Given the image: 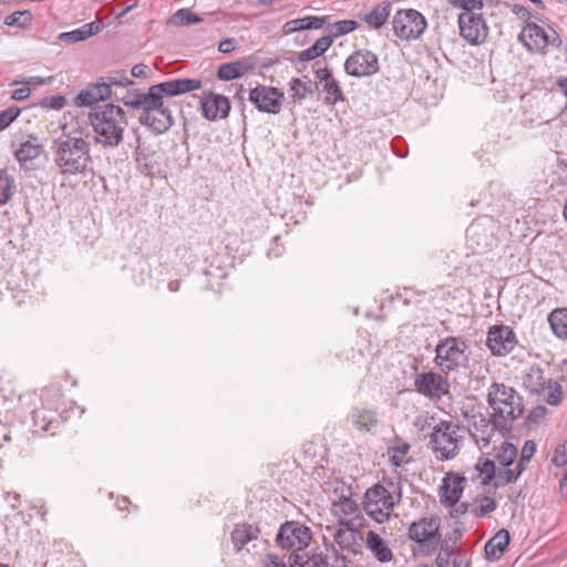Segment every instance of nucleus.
<instances>
[{"label":"nucleus","instance_id":"obj_17","mask_svg":"<svg viewBox=\"0 0 567 567\" xmlns=\"http://www.w3.org/2000/svg\"><path fill=\"white\" fill-rule=\"evenodd\" d=\"M344 70L352 76H370L379 71L378 56L369 50L354 51L346 60Z\"/></svg>","mask_w":567,"mask_h":567},{"label":"nucleus","instance_id":"obj_36","mask_svg":"<svg viewBox=\"0 0 567 567\" xmlns=\"http://www.w3.org/2000/svg\"><path fill=\"white\" fill-rule=\"evenodd\" d=\"M316 84L311 81H303L299 78L292 79L289 83V95L298 101L305 100L308 95H312Z\"/></svg>","mask_w":567,"mask_h":567},{"label":"nucleus","instance_id":"obj_14","mask_svg":"<svg viewBox=\"0 0 567 567\" xmlns=\"http://www.w3.org/2000/svg\"><path fill=\"white\" fill-rule=\"evenodd\" d=\"M363 526L336 525L328 527L333 543L339 546L340 550L351 555L362 553L364 536L360 532Z\"/></svg>","mask_w":567,"mask_h":567},{"label":"nucleus","instance_id":"obj_41","mask_svg":"<svg viewBox=\"0 0 567 567\" xmlns=\"http://www.w3.org/2000/svg\"><path fill=\"white\" fill-rule=\"evenodd\" d=\"M322 90L326 93V102L334 105L339 101H343L342 91L333 76L323 81Z\"/></svg>","mask_w":567,"mask_h":567},{"label":"nucleus","instance_id":"obj_34","mask_svg":"<svg viewBox=\"0 0 567 567\" xmlns=\"http://www.w3.org/2000/svg\"><path fill=\"white\" fill-rule=\"evenodd\" d=\"M250 68V63L245 60L225 63L218 68L217 76L224 81L235 80L245 75Z\"/></svg>","mask_w":567,"mask_h":567},{"label":"nucleus","instance_id":"obj_10","mask_svg":"<svg viewBox=\"0 0 567 567\" xmlns=\"http://www.w3.org/2000/svg\"><path fill=\"white\" fill-rule=\"evenodd\" d=\"M518 40L530 52L545 53L548 45L559 47L561 41L551 28L528 22L518 35Z\"/></svg>","mask_w":567,"mask_h":567},{"label":"nucleus","instance_id":"obj_2","mask_svg":"<svg viewBox=\"0 0 567 567\" xmlns=\"http://www.w3.org/2000/svg\"><path fill=\"white\" fill-rule=\"evenodd\" d=\"M52 158L58 173L64 177L85 175L91 165V146L80 128L63 132L52 142Z\"/></svg>","mask_w":567,"mask_h":567},{"label":"nucleus","instance_id":"obj_52","mask_svg":"<svg viewBox=\"0 0 567 567\" xmlns=\"http://www.w3.org/2000/svg\"><path fill=\"white\" fill-rule=\"evenodd\" d=\"M132 83L133 82L130 79H127V76L124 74L107 76L106 79L103 80V84H107L110 90H112L113 86H125V85H128Z\"/></svg>","mask_w":567,"mask_h":567},{"label":"nucleus","instance_id":"obj_29","mask_svg":"<svg viewBox=\"0 0 567 567\" xmlns=\"http://www.w3.org/2000/svg\"><path fill=\"white\" fill-rule=\"evenodd\" d=\"M259 535L258 526L243 523L235 526L230 537L234 547L241 550L248 543L258 539Z\"/></svg>","mask_w":567,"mask_h":567},{"label":"nucleus","instance_id":"obj_19","mask_svg":"<svg viewBox=\"0 0 567 567\" xmlns=\"http://www.w3.org/2000/svg\"><path fill=\"white\" fill-rule=\"evenodd\" d=\"M332 514L338 518V525L363 526L364 516L360 505L351 497L342 496L333 502Z\"/></svg>","mask_w":567,"mask_h":567},{"label":"nucleus","instance_id":"obj_27","mask_svg":"<svg viewBox=\"0 0 567 567\" xmlns=\"http://www.w3.org/2000/svg\"><path fill=\"white\" fill-rule=\"evenodd\" d=\"M350 420L360 432H370L379 423L377 411L369 408H354L350 413Z\"/></svg>","mask_w":567,"mask_h":567},{"label":"nucleus","instance_id":"obj_38","mask_svg":"<svg viewBox=\"0 0 567 567\" xmlns=\"http://www.w3.org/2000/svg\"><path fill=\"white\" fill-rule=\"evenodd\" d=\"M135 161L144 174H152L153 169L157 165L154 158V154H151L146 148L142 147L140 138H137V145L135 147Z\"/></svg>","mask_w":567,"mask_h":567},{"label":"nucleus","instance_id":"obj_50","mask_svg":"<svg viewBox=\"0 0 567 567\" xmlns=\"http://www.w3.org/2000/svg\"><path fill=\"white\" fill-rule=\"evenodd\" d=\"M449 2L463 11H481L483 8V0H449Z\"/></svg>","mask_w":567,"mask_h":567},{"label":"nucleus","instance_id":"obj_9","mask_svg":"<svg viewBox=\"0 0 567 567\" xmlns=\"http://www.w3.org/2000/svg\"><path fill=\"white\" fill-rule=\"evenodd\" d=\"M441 520L439 517H424L413 522L409 527V537L420 545L421 551L432 555L441 544Z\"/></svg>","mask_w":567,"mask_h":567},{"label":"nucleus","instance_id":"obj_25","mask_svg":"<svg viewBox=\"0 0 567 567\" xmlns=\"http://www.w3.org/2000/svg\"><path fill=\"white\" fill-rule=\"evenodd\" d=\"M536 452V443L532 440H528L524 443L520 455L517 458V462L515 464V470L511 471L507 468L506 471L502 472L499 475V480L502 482H516L519 476L525 472L527 464L532 460Z\"/></svg>","mask_w":567,"mask_h":567},{"label":"nucleus","instance_id":"obj_45","mask_svg":"<svg viewBox=\"0 0 567 567\" xmlns=\"http://www.w3.org/2000/svg\"><path fill=\"white\" fill-rule=\"evenodd\" d=\"M481 230H483V227L480 223L472 224L467 229V237L475 241L478 247H488L492 244V238L487 235H485L483 238H481Z\"/></svg>","mask_w":567,"mask_h":567},{"label":"nucleus","instance_id":"obj_63","mask_svg":"<svg viewBox=\"0 0 567 567\" xmlns=\"http://www.w3.org/2000/svg\"><path fill=\"white\" fill-rule=\"evenodd\" d=\"M514 12H516L517 14H522V17H528L529 16L528 10L525 9L522 6H515Z\"/></svg>","mask_w":567,"mask_h":567},{"label":"nucleus","instance_id":"obj_1","mask_svg":"<svg viewBox=\"0 0 567 567\" xmlns=\"http://www.w3.org/2000/svg\"><path fill=\"white\" fill-rule=\"evenodd\" d=\"M203 82L198 79H176L148 89V100L141 110L138 122L154 134L167 132L174 124L169 102L172 97L202 89Z\"/></svg>","mask_w":567,"mask_h":567},{"label":"nucleus","instance_id":"obj_16","mask_svg":"<svg viewBox=\"0 0 567 567\" xmlns=\"http://www.w3.org/2000/svg\"><path fill=\"white\" fill-rule=\"evenodd\" d=\"M249 101L260 112L278 114L284 102V92L272 86L258 85L249 93Z\"/></svg>","mask_w":567,"mask_h":567},{"label":"nucleus","instance_id":"obj_62","mask_svg":"<svg viewBox=\"0 0 567 567\" xmlns=\"http://www.w3.org/2000/svg\"><path fill=\"white\" fill-rule=\"evenodd\" d=\"M64 103H65L64 97H62V96L55 97L52 101V107L61 109V107H63Z\"/></svg>","mask_w":567,"mask_h":567},{"label":"nucleus","instance_id":"obj_35","mask_svg":"<svg viewBox=\"0 0 567 567\" xmlns=\"http://www.w3.org/2000/svg\"><path fill=\"white\" fill-rule=\"evenodd\" d=\"M548 322L555 336L567 339V309L557 308L548 316Z\"/></svg>","mask_w":567,"mask_h":567},{"label":"nucleus","instance_id":"obj_11","mask_svg":"<svg viewBox=\"0 0 567 567\" xmlns=\"http://www.w3.org/2000/svg\"><path fill=\"white\" fill-rule=\"evenodd\" d=\"M466 344L455 337L441 340L435 348V363L445 373L456 370L464 361Z\"/></svg>","mask_w":567,"mask_h":567},{"label":"nucleus","instance_id":"obj_55","mask_svg":"<svg viewBox=\"0 0 567 567\" xmlns=\"http://www.w3.org/2000/svg\"><path fill=\"white\" fill-rule=\"evenodd\" d=\"M264 566L265 567H287V564L282 558L275 554H268L266 555L264 559Z\"/></svg>","mask_w":567,"mask_h":567},{"label":"nucleus","instance_id":"obj_61","mask_svg":"<svg viewBox=\"0 0 567 567\" xmlns=\"http://www.w3.org/2000/svg\"><path fill=\"white\" fill-rule=\"evenodd\" d=\"M148 70V66L145 64H136L132 68L131 74L134 78H140L142 75H145Z\"/></svg>","mask_w":567,"mask_h":567},{"label":"nucleus","instance_id":"obj_26","mask_svg":"<svg viewBox=\"0 0 567 567\" xmlns=\"http://www.w3.org/2000/svg\"><path fill=\"white\" fill-rule=\"evenodd\" d=\"M43 152V145L40 140L34 135H29L14 150V157L20 163L21 167H28V164L37 159Z\"/></svg>","mask_w":567,"mask_h":567},{"label":"nucleus","instance_id":"obj_53","mask_svg":"<svg viewBox=\"0 0 567 567\" xmlns=\"http://www.w3.org/2000/svg\"><path fill=\"white\" fill-rule=\"evenodd\" d=\"M45 83H47V80L41 76H29V78H23L21 80H16L11 83V85L21 84V85H27L28 87L31 89V86L43 85Z\"/></svg>","mask_w":567,"mask_h":567},{"label":"nucleus","instance_id":"obj_60","mask_svg":"<svg viewBox=\"0 0 567 567\" xmlns=\"http://www.w3.org/2000/svg\"><path fill=\"white\" fill-rule=\"evenodd\" d=\"M332 75L331 71L327 68H321L316 70V79L322 83L323 81L330 79Z\"/></svg>","mask_w":567,"mask_h":567},{"label":"nucleus","instance_id":"obj_59","mask_svg":"<svg viewBox=\"0 0 567 567\" xmlns=\"http://www.w3.org/2000/svg\"><path fill=\"white\" fill-rule=\"evenodd\" d=\"M235 48L236 41L234 39H225L218 45V50L223 53H229L235 50Z\"/></svg>","mask_w":567,"mask_h":567},{"label":"nucleus","instance_id":"obj_23","mask_svg":"<svg viewBox=\"0 0 567 567\" xmlns=\"http://www.w3.org/2000/svg\"><path fill=\"white\" fill-rule=\"evenodd\" d=\"M465 478L461 475L447 473L440 489V501L447 506L455 505L464 491Z\"/></svg>","mask_w":567,"mask_h":567},{"label":"nucleus","instance_id":"obj_46","mask_svg":"<svg viewBox=\"0 0 567 567\" xmlns=\"http://www.w3.org/2000/svg\"><path fill=\"white\" fill-rule=\"evenodd\" d=\"M358 22L354 20H341L332 24V37L338 38L358 28Z\"/></svg>","mask_w":567,"mask_h":567},{"label":"nucleus","instance_id":"obj_5","mask_svg":"<svg viewBox=\"0 0 567 567\" xmlns=\"http://www.w3.org/2000/svg\"><path fill=\"white\" fill-rule=\"evenodd\" d=\"M487 402L493 410L492 419L501 431H507L523 413L522 398L511 386L494 382L487 394Z\"/></svg>","mask_w":567,"mask_h":567},{"label":"nucleus","instance_id":"obj_48","mask_svg":"<svg viewBox=\"0 0 567 567\" xmlns=\"http://www.w3.org/2000/svg\"><path fill=\"white\" fill-rule=\"evenodd\" d=\"M18 106H10L0 112V132L4 131L20 115Z\"/></svg>","mask_w":567,"mask_h":567},{"label":"nucleus","instance_id":"obj_20","mask_svg":"<svg viewBox=\"0 0 567 567\" xmlns=\"http://www.w3.org/2000/svg\"><path fill=\"white\" fill-rule=\"evenodd\" d=\"M414 385L419 393L431 399H441L449 393L450 383L446 378L435 372L416 375Z\"/></svg>","mask_w":567,"mask_h":567},{"label":"nucleus","instance_id":"obj_31","mask_svg":"<svg viewBox=\"0 0 567 567\" xmlns=\"http://www.w3.org/2000/svg\"><path fill=\"white\" fill-rule=\"evenodd\" d=\"M509 543V534L505 529L498 530L484 547L486 558L498 560Z\"/></svg>","mask_w":567,"mask_h":567},{"label":"nucleus","instance_id":"obj_32","mask_svg":"<svg viewBox=\"0 0 567 567\" xmlns=\"http://www.w3.org/2000/svg\"><path fill=\"white\" fill-rule=\"evenodd\" d=\"M101 31L100 22H91L82 25L79 29L62 32L59 34V40L64 43H76L89 39L90 37L99 33Z\"/></svg>","mask_w":567,"mask_h":567},{"label":"nucleus","instance_id":"obj_7","mask_svg":"<svg viewBox=\"0 0 567 567\" xmlns=\"http://www.w3.org/2000/svg\"><path fill=\"white\" fill-rule=\"evenodd\" d=\"M401 495L383 485L375 484L368 488L363 496V509L367 515L378 524L388 522L394 506L400 502Z\"/></svg>","mask_w":567,"mask_h":567},{"label":"nucleus","instance_id":"obj_49","mask_svg":"<svg viewBox=\"0 0 567 567\" xmlns=\"http://www.w3.org/2000/svg\"><path fill=\"white\" fill-rule=\"evenodd\" d=\"M440 550L435 559L436 567H449L453 548L449 543H441Z\"/></svg>","mask_w":567,"mask_h":567},{"label":"nucleus","instance_id":"obj_18","mask_svg":"<svg viewBox=\"0 0 567 567\" xmlns=\"http://www.w3.org/2000/svg\"><path fill=\"white\" fill-rule=\"evenodd\" d=\"M517 339L507 326H493L487 332L486 346L494 355H506L514 350Z\"/></svg>","mask_w":567,"mask_h":567},{"label":"nucleus","instance_id":"obj_64","mask_svg":"<svg viewBox=\"0 0 567 567\" xmlns=\"http://www.w3.org/2000/svg\"><path fill=\"white\" fill-rule=\"evenodd\" d=\"M559 86L564 94L567 96V78L559 81Z\"/></svg>","mask_w":567,"mask_h":567},{"label":"nucleus","instance_id":"obj_8","mask_svg":"<svg viewBox=\"0 0 567 567\" xmlns=\"http://www.w3.org/2000/svg\"><path fill=\"white\" fill-rule=\"evenodd\" d=\"M460 432V426L452 422L442 421L434 426L430 443L437 460H451L457 455L461 442Z\"/></svg>","mask_w":567,"mask_h":567},{"label":"nucleus","instance_id":"obj_15","mask_svg":"<svg viewBox=\"0 0 567 567\" xmlns=\"http://www.w3.org/2000/svg\"><path fill=\"white\" fill-rule=\"evenodd\" d=\"M276 540L282 548L301 550L309 545L311 532L298 522H287L280 527Z\"/></svg>","mask_w":567,"mask_h":567},{"label":"nucleus","instance_id":"obj_4","mask_svg":"<svg viewBox=\"0 0 567 567\" xmlns=\"http://www.w3.org/2000/svg\"><path fill=\"white\" fill-rule=\"evenodd\" d=\"M498 442V445L494 444L493 446L494 458L480 457L475 465L480 483L482 485H488L494 482L495 488H499L512 483L502 482L499 480V475L507 468L511 471L515 470L518 456V450L513 443L506 442L502 439Z\"/></svg>","mask_w":567,"mask_h":567},{"label":"nucleus","instance_id":"obj_40","mask_svg":"<svg viewBox=\"0 0 567 567\" xmlns=\"http://www.w3.org/2000/svg\"><path fill=\"white\" fill-rule=\"evenodd\" d=\"M202 21H203V19L199 16L190 12L187 9H179V10H177L168 19V23L172 24V25H175V27L190 25V24H194V23H199Z\"/></svg>","mask_w":567,"mask_h":567},{"label":"nucleus","instance_id":"obj_6","mask_svg":"<svg viewBox=\"0 0 567 567\" xmlns=\"http://www.w3.org/2000/svg\"><path fill=\"white\" fill-rule=\"evenodd\" d=\"M549 367L532 364L524 370L523 385L530 393L543 396L550 405H558L563 400L561 385L549 377Z\"/></svg>","mask_w":567,"mask_h":567},{"label":"nucleus","instance_id":"obj_44","mask_svg":"<svg viewBox=\"0 0 567 567\" xmlns=\"http://www.w3.org/2000/svg\"><path fill=\"white\" fill-rule=\"evenodd\" d=\"M32 16L29 11H16L9 14L4 22L10 27L24 28L31 23Z\"/></svg>","mask_w":567,"mask_h":567},{"label":"nucleus","instance_id":"obj_12","mask_svg":"<svg viewBox=\"0 0 567 567\" xmlns=\"http://www.w3.org/2000/svg\"><path fill=\"white\" fill-rule=\"evenodd\" d=\"M394 33L401 40H415L426 29V21L422 13L414 9L400 10L393 18Z\"/></svg>","mask_w":567,"mask_h":567},{"label":"nucleus","instance_id":"obj_33","mask_svg":"<svg viewBox=\"0 0 567 567\" xmlns=\"http://www.w3.org/2000/svg\"><path fill=\"white\" fill-rule=\"evenodd\" d=\"M391 13V4L382 2L377 4L371 11L363 14L362 20L373 29H380L389 19Z\"/></svg>","mask_w":567,"mask_h":567},{"label":"nucleus","instance_id":"obj_58","mask_svg":"<svg viewBox=\"0 0 567 567\" xmlns=\"http://www.w3.org/2000/svg\"><path fill=\"white\" fill-rule=\"evenodd\" d=\"M30 94H31V89L28 87L27 85H23L22 87L17 89L12 92L11 99L14 101H22V100L28 99L30 96Z\"/></svg>","mask_w":567,"mask_h":567},{"label":"nucleus","instance_id":"obj_37","mask_svg":"<svg viewBox=\"0 0 567 567\" xmlns=\"http://www.w3.org/2000/svg\"><path fill=\"white\" fill-rule=\"evenodd\" d=\"M113 96L121 100L126 106L132 109L142 110L148 100V91L140 92L137 90L127 91L123 96H118L116 91H113Z\"/></svg>","mask_w":567,"mask_h":567},{"label":"nucleus","instance_id":"obj_51","mask_svg":"<svg viewBox=\"0 0 567 567\" xmlns=\"http://www.w3.org/2000/svg\"><path fill=\"white\" fill-rule=\"evenodd\" d=\"M551 461L556 466L567 465V440L555 449Z\"/></svg>","mask_w":567,"mask_h":567},{"label":"nucleus","instance_id":"obj_57","mask_svg":"<svg viewBox=\"0 0 567 567\" xmlns=\"http://www.w3.org/2000/svg\"><path fill=\"white\" fill-rule=\"evenodd\" d=\"M320 52L313 47V44L299 53L300 61H311L320 56Z\"/></svg>","mask_w":567,"mask_h":567},{"label":"nucleus","instance_id":"obj_3","mask_svg":"<svg viewBox=\"0 0 567 567\" xmlns=\"http://www.w3.org/2000/svg\"><path fill=\"white\" fill-rule=\"evenodd\" d=\"M89 122L94 132V142L103 148H115L124 141L127 117L122 107L104 104L89 113Z\"/></svg>","mask_w":567,"mask_h":567},{"label":"nucleus","instance_id":"obj_21","mask_svg":"<svg viewBox=\"0 0 567 567\" xmlns=\"http://www.w3.org/2000/svg\"><path fill=\"white\" fill-rule=\"evenodd\" d=\"M200 110L203 116L209 121L226 118L230 111V102L224 95L204 91L200 99Z\"/></svg>","mask_w":567,"mask_h":567},{"label":"nucleus","instance_id":"obj_24","mask_svg":"<svg viewBox=\"0 0 567 567\" xmlns=\"http://www.w3.org/2000/svg\"><path fill=\"white\" fill-rule=\"evenodd\" d=\"M113 96V90H110L107 84L95 83L89 85L86 89L82 90L73 100L75 106L79 107H89L94 105L100 101H105Z\"/></svg>","mask_w":567,"mask_h":567},{"label":"nucleus","instance_id":"obj_28","mask_svg":"<svg viewBox=\"0 0 567 567\" xmlns=\"http://www.w3.org/2000/svg\"><path fill=\"white\" fill-rule=\"evenodd\" d=\"M364 543L367 548L379 561L389 563L393 559V553L391 548L378 533L373 530L368 532L367 536L364 537Z\"/></svg>","mask_w":567,"mask_h":567},{"label":"nucleus","instance_id":"obj_30","mask_svg":"<svg viewBox=\"0 0 567 567\" xmlns=\"http://www.w3.org/2000/svg\"><path fill=\"white\" fill-rule=\"evenodd\" d=\"M326 22V18L308 16L303 18L293 19L287 21L282 25V33L290 34L297 31L310 30V29H320L323 27Z\"/></svg>","mask_w":567,"mask_h":567},{"label":"nucleus","instance_id":"obj_47","mask_svg":"<svg viewBox=\"0 0 567 567\" xmlns=\"http://www.w3.org/2000/svg\"><path fill=\"white\" fill-rule=\"evenodd\" d=\"M477 502V508L476 514L477 516H486L487 514L494 512L497 507L496 501L491 496H482L476 499Z\"/></svg>","mask_w":567,"mask_h":567},{"label":"nucleus","instance_id":"obj_54","mask_svg":"<svg viewBox=\"0 0 567 567\" xmlns=\"http://www.w3.org/2000/svg\"><path fill=\"white\" fill-rule=\"evenodd\" d=\"M326 555L328 557L327 567H348L347 559L343 555H339L336 551Z\"/></svg>","mask_w":567,"mask_h":567},{"label":"nucleus","instance_id":"obj_39","mask_svg":"<svg viewBox=\"0 0 567 567\" xmlns=\"http://www.w3.org/2000/svg\"><path fill=\"white\" fill-rule=\"evenodd\" d=\"M16 192V182L6 171L0 169V205L7 204Z\"/></svg>","mask_w":567,"mask_h":567},{"label":"nucleus","instance_id":"obj_56","mask_svg":"<svg viewBox=\"0 0 567 567\" xmlns=\"http://www.w3.org/2000/svg\"><path fill=\"white\" fill-rule=\"evenodd\" d=\"M333 39L331 37H321L315 43L313 47L323 54L332 44Z\"/></svg>","mask_w":567,"mask_h":567},{"label":"nucleus","instance_id":"obj_22","mask_svg":"<svg viewBox=\"0 0 567 567\" xmlns=\"http://www.w3.org/2000/svg\"><path fill=\"white\" fill-rule=\"evenodd\" d=\"M471 434L481 450L487 449L491 444H496L502 439L501 430L495 425L494 419H492V424L483 417L478 422L475 421Z\"/></svg>","mask_w":567,"mask_h":567},{"label":"nucleus","instance_id":"obj_42","mask_svg":"<svg viewBox=\"0 0 567 567\" xmlns=\"http://www.w3.org/2000/svg\"><path fill=\"white\" fill-rule=\"evenodd\" d=\"M410 450V444L398 440L393 446L389 447V456L391 463L399 467L403 464L404 458Z\"/></svg>","mask_w":567,"mask_h":567},{"label":"nucleus","instance_id":"obj_13","mask_svg":"<svg viewBox=\"0 0 567 567\" xmlns=\"http://www.w3.org/2000/svg\"><path fill=\"white\" fill-rule=\"evenodd\" d=\"M461 37L471 44L483 43L488 35V27L478 11H462L458 14Z\"/></svg>","mask_w":567,"mask_h":567},{"label":"nucleus","instance_id":"obj_43","mask_svg":"<svg viewBox=\"0 0 567 567\" xmlns=\"http://www.w3.org/2000/svg\"><path fill=\"white\" fill-rule=\"evenodd\" d=\"M328 566V557L326 554L317 553L311 557L302 560L301 557L296 555L295 557V566L293 567H327Z\"/></svg>","mask_w":567,"mask_h":567}]
</instances>
